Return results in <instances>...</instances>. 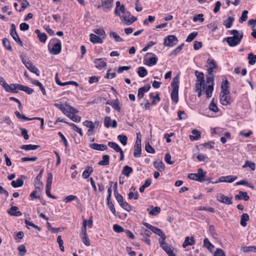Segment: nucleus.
I'll return each mask as SVG.
<instances>
[{"mask_svg": "<svg viewBox=\"0 0 256 256\" xmlns=\"http://www.w3.org/2000/svg\"><path fill=\"white\" fill-rule=\"evenodd\" d=\"M32 83L34 84H35L38 86H39V88L40 89L42 94L44 95H45L46 94V92L44 89V88L42 86L41 82H40L38 80H32L31 81Z\"/></svg>", "mask_w": 256, "mask_h": 256, "instance_id": "obj_38", "label": "nucleus"}, {"mask_svg": "<svg viewBox=\"0 0 256 256\" xmlns=\"http://www.w3.org/2000/svg\"><path fill=\"white\" fill-rule=\"evenodd\" d=\"M110 164V156L108 154L102 156V160L100 161L98 164L100 166H107Z\"/></svg>", "mask_w": 256, "mask_h": 256, "instance_id": "obj_27", "label": "nucleus"}, {"mask_svg": "<svg viewBox=\"0 0 256 256\" xmlns=\"http://www.w3.org/2000/svg\"><path fill=\"white\" fill-rule=\"evenodd\" d=\"M216 200L220 202L229 205L232 204V197L229 198L223 194H220L216 196Z\"/></svg>", "mask_w": 256, "mask_h": 256, "instance_id": "obj_4", "label": "nucleus"}, {"mask_svg": "<svg viewBox=\"0 0 256 256\" xmlns=\"http://www.w3.org/2000/svg\"><path fill=\"white\" fill-rule=\"evenodd\" d=\"M214 256H226V254L222 249L218 248L216 249V250L214 254Z\"/></svg>", "mask_w": 256, "mask_h": 256, "instance_id": "obj_60", "label": "nucleus"}, {"mask_svg": "<svg viewBox=\"0 0 256 256\" xmlns=\"http://www.w3.org/2000/svg\"><path fill=\"white\" fill-rule=\"evenodd\" d=\"M248 62L250 65L254 64L256 62V55H254L252 53H250L248 54Z\"/></svg>", "mask_w": 256, "mask_h": 256, "instance_id": "obj_48", "label": "nucleus"}, {"mask_svg": "<svg viewBox=\"0 0 256 256\" xmlns=\"http://www.w3.org/2000/svg\"><path fill=\"white\" fill-rule=\"evenodd\" d=\"M54 106L60 110L64 114H66L67 112V110L64 108V106L62 104H59L57 103H55Z\"/></svg>", "mask_w": 256, "mask_h": 256, "instance_id": "obj_64", "label": "nucleus"}, {"mask_svg": "<svg viewBox=\"0 0 256 256\" xmlns=\"http://www.w3.org/2000/svg\"><path fill=\"white\" fill-rule=\"evenodd\" d=\"M14 114L18 118L22 120H35V118H28V117L26 116H24V114H20V112H18V111H16L14 112Z\"/></svg>", "mask_w": 256, "mask_h": 256, "instance_id": "obj_36", "label": "nucleus"}, {"mask_svg": "<svg viewBox=\"0 0 256 256\" xmlns=\"http://www.w3.org/2000/svg\"><path fill=\"white\" fill-rule=\"evenodd\" d=\"M90 147L94 150L103 151L107 150V146L104 144H98L96 143L91 144L90 145Z\"/></svg>", "mask_w": 256, "mask_h": 256, "instance_id": "obj_13", "label": "nucleus"}, {"mask_svg": "<svg viewBox=\"0 0 256 256\" xmlns=\"http://www.w3.org/2000/svg\"><path fill=\"white\" fill-rule=\"evenodd\" d=\"M234 198L236 200H241L242 198L245 201H247L249 200L250 197L248 195V194L246 192H244L242 191H240L238 192V194H236Z\"/></svg>", "mask_w": 256, "mask_h": 256, "instance_id": "obj_17", "label": "nucleus"}, {"mask_svg": "<svg viewBox=\"0 0 256 256\" xmlns=\"http://www.w3.org/2000/svg\"><path fill=\"white\" fill-rule=\"evenodd\" d=\"M195 75L197 78V83L196 84H200V86H202L203 90H205L206 84L204 79V74L202 72H198L196 70Z\"/></svg>", "mask_w": 256, "mask_h": 256, "instance_id": "obj_6", "label": "nucleus"}, {"mask_svg": "<svg viewBox=\"0 0 256 256\" xmlns=\"http://www.w3.org/2000/svg\"><path fill=\"white\" fill-rule=\"evenodd\" d=\"M249 220V216L246 213H244L241 216L240 224L242 226H246L247 224L246 222Z\"/></svg>", "mask_w": 256, "mask_h": 256, "instance_id": "obj_26", "label": "nucleus"}, {"mask_svg": "<svg viewBox=\"0 0 256 256\" xmlns=\"http://www.w3.org/2000/svg\"><path fill=\"white\" fill-rule=\"evenodd\" d=\"M152 231L153 232L159 236H160V238L162 239L161 240H165L166 238V236L164 232H163L160 228L154 226V228L152 229Z\"/></svg>", "mask_w": 256, "mask_h": 256, "instance_id": "obj_21", "label": "nucleus"}, {"mask_svg": "<svg viewBox=\"0 0 256 256\" xmlns=\"http://www.w3.org/2000/svg\"><path fill=\"white\" fill-rule=\"evenodd\" d=\"M138 74L139 76L144 78L148 74L146 70L143 66H140L138 68Z\"/></svg>", "mask_w": 256, "mask_h": 256, "instance_id": "obj_39", "label": "nucleus"}, {"mask_svg": "<svg viewBox=\"0 0 256 256\" xmlns=\"http://www.w3.org/2000/svg\"><path fill=\"white\" fill-rule=\"evenodd\" d=\"M102 2L104 10L106 12L110 10L112 6L113 0H102Z\"/></svg>", "mask_w": 256, "mask_h": 256, "instance_id": "obj_14", "label": "nucleus"}, {"mask_svg": "<svg viewBox=\"0 0 256 256\" xmlns=\"http://www.w3.org/2000/svg\"><path fill=\"white\" fill-rule=\"evenodd\" d=\"M31 72L34 73L36 76H40V71L39 70L34 66L31 62L29 64H27V66H26Z\"/></svg>", "mask_w": 256, "mask_h": 256, "instance_id": "obj_22", "label": "nucleus"}, {"mask_svg": "<svg viewBox=\"0 0 256 256\" xmlns=\"http://www.w3.org/2000/svg\"><path fill=\"white\" fill-rule=\"evenodd\" d=\"M110 106L116 110L118 112H120V102L118 99L114 100V102H110Z\"/></svg>", "mask_w": 256, "mask_h": 256, "instance_id": "obj_43", "label": "nucleus"}, {"mask_svg": "<svg viewBox=\"0 0 256 256\" xmlns=\"http://www.w3.org/2000/svg\"><path fill=\"white\" fill-rule=\"evenodd\" d=\"M234 20V18L228 16L226 20L224 21L223 24L224 26H225L226 28H229L232 27Z\"/></svg>", "mask_w": 256, "mask_h": 256, "instance_id": "obj_29", "label": "nucleus"}, {"mask_svg": "<svg viewBox=\"0 0 256 256\" xmlns=\"http://www.w3.org/2000/svg\"><path fill=\"white\" fill-rule=\"evenodd\" d=\"M90 37V41L93 44H102L103 42L102 38L94 34H91Z\"/></svg>", "mask_w": 256, "mask_h": 256, "instance_id": "obj_19", "label": "nucleus"}, {"mask_svg": "<svg viewBox=\"0 0 256 256\" xmlns=\"http://www.w3.org/2000/svg\"><path fill=\"white\" fill-rule=\"evenodd\" d=\"M43 172V169L41 170L39 174H38V176L34 179V182L36 188L40 189V187H42L43 186V183L40 181V179L42 177Z\"/></svg>", "mask_w": 256, "mask_h": 256, "instance_id": "obj_12", "label": "nucleus"}, {"mask_svg": "<svg viewBox=\"0 0 256 256\" xmlns=\"http://www.w3.org/2000/svg\"><path fill=\"white\" fill-rule=\"evenodd\" d=\"M230 34H232V36H229L225 38L224 41L225 40L230 46H235L238 45L243 37L242 32H239L236 30H233L230 31Z\"/></svg>", "mask_w": 256, "mask_h": 256, "instance_id": "obj_1", "label": "nucleus"}, {"mask_svg": "<svg viewBox=\"0 0 256 256\" xmlns=\"http://www.w3.org/2000/svg\"><path fill=\"white\" fill-rule=\"evenodd\" d=\"M178 42V38L175 36L170 35L165 38L164 44L165 46L172 47L176 44Z\"/></svg>", "mask_w": 256, "mask_h": 256, "instance_id": "obj_3", "label": "nucleus"}, {"mask_svg": "<svg viewBox=\"0 0 256 256\" xmlns=\"http://www.w3.org/2000/svg\"><path fill=\"white\" fill-rule=\"evenodd\" d=\"M122 208L128 212H130L132 208V206L126 202L124 201L120 204Z\"/></svg>", "mask_w": 256, "mask_h": 256, "instance_id": "obj_57", "label": "nucleus"}, {"mask_svg": "<svg viewBox=\"0 0 256 256\" xmlns=\"http://www.w3.org/2000/svg\"><path fill=\"white\" fill-rule=\"evenodd\" d=\"M228 82L227 80H226L224 82H222L221 86L222 92H230L228 90Z\"/></svg>", "mask_w": 256, "mask_h": 256, "instance_id": "obj_47", "label": "nucleus"}, {"mask_svg": "<svg viewBox=\"0 0 256 256\" xmlns=\"http://www.w3.org/2000/svg\"><path fill=\"white\" fill-rule=\"evenodd\" d=\"M118 138L123 146H126L127 144L128 138L126 135L120 134L118 136Z\"/></svg>", "mask_w": 256, "mask_h": 256, "instance_id": "obj_45", "label": "nucleus"}, {"mask_svg": "<svg viewBox=\"0 0 256 256\" xmlns=\"http://www.w3.org/2000/svg\"><path fill=\"white\" fill-rule=\"evenodd\" d=\"M192 133L194 136H190V138L192 140H198L200 138V132L196 129L192 130Z\"/></svg>", "mask_w": 256, "mask_h": 256, "instance_id": "obj_23", "label": "nucleus"}, {"mask_svg": "<svg viewBox=\"0 0 256 256\" xmlns=\"http://www.w3.org/2000/svg\"><path fill=\"white\" fill-rule=\"evenodd\" d=\"M206 174V172H204L202 168H200L198 170V173L190 174H188V178L190 180L202 182L204 180Z\"/></svg>", "mask_w": 256, "mask_h": 256, "instance_id": "obj_2", "label": "nucleus"}, {"mask_svg": "<svg viewBox=\"0 0 256 256\" xmlns=\"http://www.w3.org/2000/svg\"><path fill=\"white\" fill-rule=\"evenodd\" d=\"M57 42L54 44L53 47L50 50V53L54 54H58L61 52L62 45L60 40H57Z\"/></svg>", "mask_w": 256, "mask_h": 256, "instance_id": "obj_11", "label": "nucleus"}, {"mask_svg": "<svg viewBox=\"0 0 256 256\" xmlns=\"http://www.w3.org/2000/svg\"><path fill=\"white\" fill-rule=\"evenodd\" d=\"M154 167L158 170L162 172L164 169V165L162 161H156L154 162Z\"/></svg>", "mask_w": 256, "mask_h": 256, "instance_id": "obj_31", "label": "nucleus"}, {"mask_svg": "<svg viewBox=\"0 0 256 256\" xmlns=\"http://www.w3.org/2000/svg\"><path fill=\"white\" fill-rule=\"evenodd\" d=\"M18 2H20L22 3L21 8L19 10L20 12L24 10L28 6H30L29 2L26 0H20Z\"/></svg>", "mask_w": 256, "mask_h": 256, "instance_id": "obj_54", "label": "nucleus"}, {"mask_svg": "<svg viewBox=\"0 0 256 256\" xmlns=\"http://www.w3.org/2000/svg\"><path fill=\"white\" fill-rule=\"evenodd\" d=\"M11 26H12V28H11L10 32L11 36L12 37L14 40L18 44H19L20 46H23V42L20 40V38H19V36L16 32L15 25L14 24H12Z\"/></svg>", "mask_w": 256, "mask_h": 256, "instance_id": "obj_5", "label": "nucleus"}, {"mask_svg": "<svg viewBox=\"0 0 256 256\" xmlns=\"http://www.w3.org/2000/svg\"><path fill=\"white\" fill-rule=\"evenodd\" d=\"M2 44L8 50H12V48L10 44V42L6 38H4L2 40Z\"/></svg>", "mask_w": 256, "mask_h": 256, "instance_id": "obj_50", "label": "nucleus"}, {"mask_svg": "<svg viewBox=\"0 0 256 256\" xmlns=\"http://www.w3.org/2000/svg\"><path fill=\"white\" fill-rule=\"evenodd\" d=\"M40 147V145L24 144L20 148L26 150H35Z\"/></svg>", "mask_w": 256, "mask_h": 256, "instance_id": "obj_24", "label": "nucleus"}, {"mask_svg": "<svg viewBox=\"0 0 256 256\" xmlns=\"http://www.w3.org/2000/svg\"><path fill=\"white\" fill-rule=\"evenodd\" d=\"M18 87L17 88H18L19 90H22L26 92L28 94H30L34 92L33 89L27 86H24L22 84L17 85Z\"/></svg>", "mask_w": 256, "mask_h": 256, "instance_id": "obj_28", "label": "nucleus"}, {"mask_svg": "<svg viewBox=\"0 0 256 256\" xmlns=\"http://www.w3.org/2000/svg\"><path fill=\"white\" fill-rule=\"evenodd\" d=\"M229 92H221L220 96V101L221 104L224 106H226L231 103L232 100L228 94Z\"/></svg>", "mask_w": 256, "mask_h": 256, "instance_id": "obj_7", "label": "nucleus"}, {"mask_svg": "<svg viewBox=\"0 0 256 256\" xmlns=\"http://www.w3.org/2000/svg\"><path fill=\"white\" fill-rule=\"evenodd\" d=\"M205 89V93L206 96V98H208L212 96V93L214 90V84H209L208 86H206Z\"/></svg>", "mask_w": 256, "mask_h": 256, "instance_id": "obj_25", "label": "nucleus"}, {"mask_svg": "<svg viewBox=\"0 0 256 256\" xmlns=\"http://www.w3.org/2000/svg\"><path fill=\"white\" fill-rule=\"evenodd\" d=\"M242 250L244 252H256V246H246L242 248Z\"/></svg>", "mask_w": 256, "mask_h": 256, "instance_id": "obj_42", "label": "nucleus"}, {"mask_svg": "<svg viewBox=\"0 0 256 256\" xmlns=\"http://www.w3.org/2000/svg\"><path fill=\"white\" fill-rule=\"evenodd\" d=\"M159 242L161 248L167 254H168L169 252L172 250L171 248L168 246L165 240H159Z\"/></svg>", "mask_w": 256, "mask_h": 256, "instance_id": "obj_20", "label": "nucleus"}, {"mask_svg": "<svg viewBox=\"0 0 256 256\" xmlns=\"http://www.w3.org/2000/svg\"><path fill=\"white\" fill-rule=\"evenodd\" d=\"M209 109L210 110L214 112H216L218 111V108L216 106V104L214 102V98L209 106Z\"/></svg>", "mask_w": 256, "mask_h": 256, "instance_id": "obj_46", "label": "nucleus"}, {"mask_svg": "<svg viewBox=\"0 0 256 256\" xmlns=\"http://www.w3.org/2000/svg\"><path fill=\"white\" fill-rule=\"evenodd\" d=\"M178 90H172L170 94V97L172 101L176 104L178 101Z\"/></svg>", "mask_w": 256, "mask_h": 256, "instance_id": "obj_34", "label": "nucleus"}, {"mask_svg": "<svg viewBox=\"0 0 256 256\" xmlns=\"http://www.w3.org/2000/svg\"><path fill=\"white\" fill-rule=\"evenodd\" d=\"M132 172V168L129 166H126L124 167L123 170H122V174L128 177L130 173Z\"/></svg>", "mask_w": 256, "mask_h": 256, "instance_id": "obj_35", "label": "nucleus"}, {"mask_svg": "<svg viewBox=\"0 0 256 256\" xmlns=\"http://www.w3.org/2000/svg\"><path fill=\"white\" fill-rule=\"evenodd\" d=\"M108 145L110 148H112L116 152H119L122 149L120 148V146L116 142H109L108 144Z\"/></svg>", "mask_w": 256, "mask_h": 256, "instance_id": "obj_32", "label": "nucleus"}, {"mask_svg": "<svg viewBox=\"0 0 256 256\" xmlns=\"http://www.w3.org/2000/svg\"><path fill=\"white\" fill-rule=\"evenodd\" d=\"M238 178L236 176H222L220 177L218 180L216 181L214 183H218L221 182H232Z\"/></svg>", "mask_w": 256, "mask_h": 256, "instance_id": "obj_8", "label": "nucleus"}, {"mask_svg": "<svg viewBox=\"0 0 256 256\" xmlns=\"http://www.w3.org/2000/svg\"><path fill=\"white\" fill-rule=\"evenodd\" d=\"M236 185H244L252 188V190L254 188V186L253 184L248 182V181L245 180H242L236 182Z\"/></svg>", "mask_w": 256, "mask_h": 256, "instance_id": "obj_44", "label": "nucleus"}, {"mask_svg": "<svg viewBox=\"0 0 256 256\" xmlns=\"http://www.w3.org/2000/svg\"><path fill=\"white\" fill-rule=\"evenodd\" d=\"M204 244L210 252H212L214 246L210 242L208 238H205L204 240Z\"/></svg>", "mask_w": 256, "mask_h": 256, "instance_id": "obj_40", "label": "nucleus"}, {"mask_svg": "<svg viewBox=\"0 0 256 256\" xmlns=\"http://www.w3.org/2000/svg\"><path fill=\"white\" fill-rule=\"evenodd\" d=\"M207 62L210 66L209 68H217L216 62L214 60L208 59Z\"/></svg>", "mask_w": 256, "mask_h": 256, "instance_id": "obj_63", "label": "nucleus"}, {"mask_svg": "<svg viewBox=\"0 0 256 256\" xmlns=\"http://www.w3.org/2000/svg\"><path fill=\"white\" fill-rule=\"evenodd\" d=\"M141 152H142V146L141 144H138V142L137 144H135L134 145V156L135 158H139L141 156Z\"/></svg>", "mask_w": 256, "mask_h": 256, "instance_id": "obj_18", "label": "nucleus"}, {"mask_svg": "<svg viewBox=\"0 0 256 256\" xmlns=\"http://www.w3.org/2000/svg\"><path fill=\"white\" fill-rule=\"evenodd\" d=\"M203 14H198L194 16L193 17L192 20L194 22H196L198 21H200V22H203L204 20Z\"/></svg>", "mask_w": 256, "mask_h": 256, "instance_id": "obj_56", "label": "nucleus"}, {"mask_svg": "<svg viewBox=\"0 0 256 256\" xmlns=\"http://www.w3.org/2000/svg\"><path fill=\"white\" fill-rule=\"evenodd\" d=\"M178 76L174 77L171 83V86L172 88V90H178Z\"/></svg>", "mask_w": 256, "mask_h": 256, "instance_id": "obj_37", "label": "nucleus"}, {"mask_svg": "<svg viewBox=\"0 0 256 256\" xmlns=\"http://www.w3.org/2000/svg\"><path fill=\"white\" fill-rule=\"evenodd\" d=\"M248 12L246 10H244L242 12V15L239 19V22L240 23H243L248 18Z\"/></svg>", "mask_w": 256, "mask_h": 256, "instance_id": "obj_55", "label": "nucleus"}, {"mask_svg": "<svg viewBox=\"0 0 256 256\" xmlns=\"http://www.w3.org/2000/svg\"><path fill=\"white\" fill-rule=\"evenodd\" d=\"M110 38H114L116 42H122L124 41L123 39L114 32H110Z\"/></svg>", "mask_w": 256, "mask_h": 256, "instance_id": "obj_41", "label": "nucleus"}, {"mask_svg": "<svg viewBox=\"0 0 256 256\" xmlns=\"http://www.w3.org/2000/svg\"><path fill=\"white\" fill-rule=\"evenodd\" d=\"M106 58H96L94 60L96 68L98 70H100L106 67Z\"/></svg>", "mask_w": 256, "mask_h": 256, "instance_id": "obj_9", "label": "nucleus"}, {"mask_svg": "<svg viewBox=\"0 0 256 256\" xmlns=\"http://www.w3.org/2000/svg\"><path fill=\"white\" fill-rule=\"evenodd\" d=\"M145 150L148 153L154 154L155 152L154 149L150 145L149 142L146 144Z\"/></svg>", "mask_w": 256, "mask_h": 256, "instance_id": "obj_59", "label": "nucleus"}, {"mask_svg": "<svg viewBox=\"0 0 256 256\" xmlns=\"http://www.w3.org/2000/svg\"><path fill=\"white\" fill-rule=\"evenodd\" d=\"M194 244L195 240L194 237L191 236L190 238V237L186 236L182 246L184 248H186V246L194 245Z\"/></svg>", "mask_w": 256, "mask_h": 256, "instance_id": "obj_16", "label": "nucleus"}, {"mask_svg": "<svg viewBox=\"0 0 256 256\" xmlns=\"http://www.w3.org/2000/svg\"><path fill=\"white\" fill-rule=\"evenodd\" d=\"M249 167L252 170H254L256 168V164L254 162L246 160L244 164L242 166L243 168Z\"/></svg>", "mask_w": 256, "mask_h": 256, "instance_id": "obj_49", "label": "nucleus"}, {"mask_svg": "<svg viewBox=\"0 0 256 256\" xmlns=\"http://www.w3.org/2000/svg\"><path fill=\"white\" fill-rule=\"evenodd\" d=\"M94 31L96 34H97L99 36H103L102 38H105L106 33L103 28H96Z\"/></svg>", "mask_w": 256, "mask_h": 256, "instance_id": "obj_58", "label": "nucleus"}, {"mask_svg": "<svg viewBox=\"0 0 256 256\" xmlns=\"http://www.w3.org/2000/svg\"><path fill=\"white\" fill-rule=\"evenodd\" d=\"M11 184L14 188L20 187L24 184V180L22 179L18 178L16 180L12 181Z\"/></svg>", "mask_w": 256, "mask_h": 256, "instance_id": "obj_33", "label": "nucleus"}, {"mask_svg": "<svg viewBox=\"0 0 256 256\" xmlns=\"http://www.w3.org/2000/svg\"><path fill=\"white\" fill-rule=\"evenodd\" d=\"M52 172H48L47 175L46 184V186L52 187Z\"/></svg>", "mask_w": 256, "mask_h": 256, "instance_id": "obj_52", "label": "nucleus"}, {"mask_svg": "<svg viewBox=\"0 0 256 256\" xmlns=\"http://www.w3.org/2000/svg\"><path fill=\"white\" fill-rule=\"evenodd\" d=\"M78 200V198L76 196L74 195H70L66 197L64 199V201L66 203L70 202L72 200Z\"/></svg>", "mask_w": 256, "mask_h": 256, "instance_id": "obj_62", "label": "nucleus"}, {"mask_svg": "<svg viewBox=\"0 0 256 256\" xmlns=\"http://www.w3.org/2000/svg\"><path fill=\"white\" fill-rule=\"evenodd\" d=\"M20 129L22 132V136L24 137V139L28 140L29 138L28 130L24 128H20Z\"/></svg>", "mask_w": 256, "mask_h": 256, "instance_id": "obj_61", "label": "nucleus"}, {"mask_svg": "<svg viewBox=\"0 0 256 256\" xmlns=\"http://www.w3.org/2000/svg\"><path fill=\"white\" fill-rule=\"evenodd\" d=\"M148 54L152 55L153 56L147 58L146 60V62H147L148 65V66H152L155 65L158 62V58L154 54L148 52L146 54V55Z\"/></svg>", "mask_w": 256, "mask_h": 256, "instance_id": "obj_15", "label": "nucleus"}, {"mask_svg": "<svg viewBox=\"0 0 256 256\" xmlns=\"http://www.w3.org/2000/svg\"><path fill=\"white\" fill-rule=\"evenodd\" d=\"M17 85H20V84H12L9 85L7 84L4 88L6 92L18 93L19 90L18 88H17L18 87Z\"/></svg>", "mask_w": 256, "mask_h": 256, "instance_id": "obj_10", "label": "nucleus"}, {"mask_svg": "<svg viewBox=\"0 0 256 256\" xmlns=\"http://www.w3.org/2000/svg\"><path fill=\"white\" fill-rule=\"evenodd\" d=\"M160 212V208L158 206H156L152 208L150 211H149V214L151 216H156L159 214Z\"/></svg>", "mask_w": 256, "mask_h": 256, "instance_id": "obj_51", "label": "nucleus"}, {"mask_svg": "<svg viewBox=\"0 0 256 256\" xmlns=\"http://www.w3.org/2000/svg\"><path fill=\"white\" fill-rule=\"evenodd\" d=\"M93 172V168L92 166H88L84 170L82 174V176L84 178H87L89 177L90 175Z\"/></svg>", "mask_w": 256, "mask_h": 256, "instance_id": "obj_30", "label": "nucleus"}, {"mask_svg": "<svg viewBox=\"0 0 256 256\" xmlns=\"http://www.w3.org/2000/svg\"><path fill=\"white\" fill-rule=\"evenodd\" d=\"M198 32H196L190 33L187 37L186 39V42H191L194 38L198 36Z\"/></svg>", "mask_w": 256, "mask_h": 256, "instance_id": "obj_53", "label": "nucleus"}]
</instances>
